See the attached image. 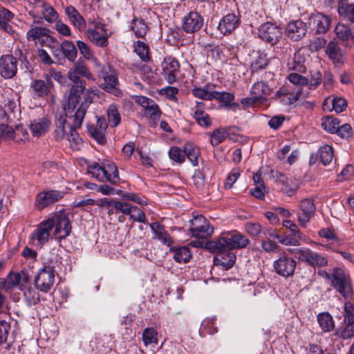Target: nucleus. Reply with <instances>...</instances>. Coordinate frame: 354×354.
Returning <instances> with one entry per match:
<instances>
[{
	"label": "nucleus",
	"instance_id": "f257e3e1",
	"mask_svg": "<svg viewBox=\"0 0 354 354\" xmlns=\"http://www.w3.org/2000/svg\"><path fill=\"white\" fill-rule=\"evenodd\" d=\"M80 76L88 80H95L93 74L83 62H77L74 64L67 73L69 80L73 82L70 88L67 103L64 109L67 113L76 110V123L80 125L84 118L87 109L93 102V98L97 95L98 90L95 87L86 88V82L80 78Z\"/></svg>",
	"mask_w": 354,
	"mask_h": 354
},
{
	"label": "nucleus",
	"instance_id": "f03ea898",
	"mask_svg": "<svg viewBox=\"0 0 354 354\" xmlns=\"http://www.w3.org/2000/svg\"><path fill=\"white\" fill-rule=\"evenodd\" d=\"M249 243L248 239L239 232H223L214 241H209L207 247L211 251H228L245 248Z\"/></svg>",
	"mask_w": 354,
	"mask_h": 354
},
{
	"label": "nucleus",
	"instance_id": "7ed1b4c3",
	"mask_svg": "<svg viewBox=\"0 0 354 354\" xmlns=\"http://www.w3.org/2000/svg\"><path fill=\"white\" fill-rule=\"evenodd\" d=\"M53 227H55L54 234L58 239L66 238L71 232V225L68 218V214L64 209L55 212L51 218Z\"/></svg>",
	"mask_w": 354,
	"mask_h": 354
},
{
	"label": "nucleus",
	"instance_id": "20e7f679",
	"mask_svg": "<svg viewBox=\"0 0 354 354\" xmlns=\"http://www.w3.org/2000/svg\"><path fill=\"white\" fill-rule=\"evenodd\" d=\"M34 283L37 289L44 293L51 290L55 283V273L50 266H44L40 268L34 277Z\"/></svg>",
	"mask_w": 354,
	"mask_h": 354
},
{
	"label": "nucleus",
	"instance_id": "39448f33",
	"mask_svg": "<svg viewBox=\"0 0 354 354\" xmlns=\"http://www.w3.org/2000/svg\"><path fill=\"white\" fill-rule=\"evenodd\" d=\"M190 223L191 227L188 231L193 237L205 239L214 232V228L210 225L207 218L202 215L194 216Z\"/></svg>",
	"mask_w": 354,
	"mask_h": 354
},
{
	"label": "nucleus",
	"instance_id": "423d86ee",
	"mask_svg": "<svg viewBox=\"0 0 354 354\" xmlns=\"http://www.w3.org/2000/svg\"><path fill=\"white\" fill-rule=\"evenodd\" d=\"M53 222L51 220H44L41 222L36 229L30 234V243L37 247L41 248L51 239Z\"/></svg>",
	"mask_w": 354,
	"mask_h": 354
},
{
	"label": "nucleus",
	"instance_id": "0eeeda50",
	"mask_svg": "<svg viewBox=\"0 0 354 354\" xmlns=\"http://www.w3.org/2000/svg\"><path fill=\"white\" fill-rule=\"evenodd\" d=\"M295 252L298 254L299 260L310 266L324 267L328 264V259L326 257L308 248H297L295 250Z\"/></svg>",
	"mask_w": 354,
	"mask_h": 354
},
{
	"label": "nucleus",
	"instance_id": "6e6552de",
	"mask_svg": "<svg viewBox=\"0 0 354 354\" xmlns=\"http://www.w3.org/2000/svg\"><path fill=\"white\" fill-rule=\"evenodd\" d=\"M331 284L344 297L351 292L349 277L342 268H335L333 269L331 276Z\"/></svg>",
	"mask_w": 354,
	"mask_h": 354
},
{
	"label": "nucleus",
	"instance_id": "1a4fd4ad",
	"mask_svg": "<svg viewBox=\"0 0 354 354\" xmlns=\"http://www.w3.org/2000/svg\"><path fill=\"white\" fill-rule=\"evenodd\" d=\"M273 267L279 275L288 277L294 274L296 261L286 252H282L279 257L274 261Z\"/></svg>",
	"mask_w": 354,
	"mask_h": 354
},
{
	"label": "nucleus",
	"instance_id": "9d476101",
	"mask_svg": "<svg viewBox=\"0 0 354 354\" xmlns=\"http://www.w3.org/2000/svg\"><path fill=\"white\" fill-rule=\"evenodd\" d=\"M258 35L264 41L272 45L277 44L282 37L281 29L276 24L267 22L261 24L258 29Z\"/></svg>",
	"mask_w": 354,
	"mask_h": 354
},
{
	"label": "nucleus",
	"instance_id": "9b49d317",
	"mask_svg": "<svg viewBox=\"0 0 354 354\" xmlns=\"http://www.w3.org/2000/svg\"><path fill=\"white\" fill-rule=\"evenodd\" d=\"M316 207L310 198H304L299 202V209L295 212L297 221L301 227H305L313 217Z\"/></svg>",
	"mask_w": 354,
	"mask_h": 354
},
{
	"label": "nucleus",
	"instance_id": "f8f14e48",
	"mask_svg": "<svg viewBox=\"0 0 354 354\" xmlns=\"http://www.w3.org/2000/svg\"><path fill=\"white\" fill-rule=\"evenodd\" d=\"M64 196V192L59 190H44L38 193L35 198V207L43 209L48 205L57 202Z\"/></svg>",
	"mask_w": 354,
	"mask_h": 354
},
{
	"label": "nucleus",
	"instance_id": "ddd939ff",
	"mask_svg": "<svg viewBox=\"0 0 354 354\" xmlns=\"http://www.w3.org/2000/svg\"><path fill=\"white\" fill-rule=\"evenodd\" d=\"M302 93L301 88H292L289 86L281 87L274 94L275 99L283 104L290 105L296 102Z\"/></svg>",
	"mask_w": 354,
	"mask_h": 354
},
{
	"label": "nucleus",
	"instance_id": "4468645a",
	"mask_svg": "<svg viewBox=\"0 0 354 354\" xmlns=\"http://www.w3.org/2000/svg\"><path fill=\"white\" fill-rule=\"evenodd\" d=\"M27 40L33 41L35 45L47 46L53 41L49 35V30L43 27H35L30 29L26 33Z\"/></svg>",
	"mask_w": 354,
	"mask_h": 354
},
{
	"label": "nucleus",
	"instance_id": "2eb2a0df",
	"mask_svg": "<svg viewBox=\"0 0 354 354\" xmlns=\"http://www.w3.org/2000/svg\"><path fill=\"white\" fill-rule=\"evenodd\" d=\"M18 62L11 55H4L0 58V75L4 79H10L17 72Z\"/></svg>",
	"mask_w": 354,
	"mask_h": 354
},
{
	"label": "nucleus",
	"instance_id": "dca6fc26",
	"mask_svg": "<svg viewBox=\"0 0 354 354\" xmlns=\"http://www.w3.org/2000/svg\"><path fill=\"white\" fill-rule=\"evenodd\" d=\"M162 74L169 84L176 81V75L178 73L180 64L178 60L171 56L166 57L161 64Z\"/></svg>",
	"mask_w": 354,
	"mask_h": 354
},
{
	"label": "nucleus",
	"instance_id": "f3484780",
	"mask_svg": "<svg viewBox=\"0 0 354 354\" xmlns=\"http://www.w3.org/2000/svg\"><path fill=\"white\" fill-rule=\"evenodd\" d=\"M116 209L125 215H129L133 221L142 223H148L145 212L137 206L122 202V203L116 204Z\"/></svg>",
	"mask_w": 354,
	"mask_h": 354
},
{
	"label": "nucleus",
	"instance_id": "a211bd4d",
	"mask_svg": "<svg viewBox=\"0 0 354 354\" xmlns=\"http://www.w3.org/2000/svg\"><path fill=\"white\" fill-rule=\"evenodd\" d=\"M30 88L35 97L45 98L53 88V83L48 75L46 80H34L31 82Z\"/></svg>",
	"mask_w": 354,
	"mask_h": 354
},
{
	"label": "nucleus",
	"instance_id": "6ab92c4d",
	"mask_svg": "<svg viewBox=\"0 0 354 354\" xmlns=\"http://www.w3.org/2000/svg\"><path fill=\"white\" fill-rule=\"evenodd\" d=\"M203 26V19L196 12H190L184 17L182 28L187 33L198 31Z\"/></svg>",
	"mask_w": 354,
	"mask_h": 354
},
{
	"label": "nucleus",
	"instance_id": "aec40b11",
	"mask_svg": "<svg viewBox=\"0 0 354 354\" xmlns=\"http://www.w3.org/2000/svg\"><path fill=\"white\" fill-rule=\"evenodd\" d=\"M308 24L317 33H325L330 27V19L322 13L315 12L310 16Z\"/></svg>",
	"mask_w": 354,
	"mask_h": 354
},
{
	"label": "nucleus",
	"instance_id": "412c9836",
	"mask_svg": "<svg viewBox=\"0 0 354 354\" xmlns=\"http://www.w3.org/2000/svg\"><path fill=\"white\" fill-rule=\"evenodd\" d=\"M307 32V27L301 20H295L289 22L286 28V35L294 41L303 38Z\"/></svg>",
	"mask_w": 354,
	"mask_h": 354
},
{
	"label": "nucleus",
	"instance_id": "4be33fe9",
	"mask_svg": "<svg viewBox=\"0 0 354 354\" xmlns=\"http://www.w3.org/2000/svg\"><path fill=\"white\" fill-rule=\"evenodd\" d=\"M51 127V121L47 118H38L30 121L29 128L34 137L44 136Z\"/></svg>",
	"mask_w": 354,
	"mask_h": 354
},
{
	"label": "nucleus",
	"instance_id": "5701e85b",
	"mask_svg": "<svg viewBox=\"0 0 354 354\" xmlns=\"http://www.w3.org/2000/svg\"><path fill=\"white\" fill-rule=\"evenodd\" d=\"M107 124L104 118H98L95 125L88 127V133L99 144L103 145L106 142L105 132Z\"/></svg>",
	"mask_w": 354,
	"mask_h": 354
},
{
	"label": "nucleus",
	"instance_id": "b1692460",
	"mask_svg": "<svg viewBox=\"0 0 354 354\" xmlns=\"http://www.w3.org/2000/svg\"><path fill=\"white\" fill-rule=\"evenodd\" d=\"M239 24V18L234 13L225 15L219 21L218 30L223 35L229 34L234 30Z\"/></svg>",
	"mask_w": 354,
	"mask_h": 354
},
{
	"label": "nucleus",
	"instance_id": "393cba45",
	"mask_svg": "<svg viewBox=\"0 0 354 354\" xmlns=\"http://www.w3.org/2000/svg\"><path fill=\"white\" fill-rule=\"evenodd\" d=\"M277 180L280 182L283 187L281 188L283 193L288 196H292L297 192L301 185L299 179L296 178H288L281 173L277 175Z\"/></svg>",
	"mask_w": 354,
	"mask_h": 354
},
{
	"label": "nucleus",
	"instance_id": "a878e982",
	"mask_svg": "<svg viewBox=\"0 0 354 354\" xmlns=\"http://www.w3.org/2000/svg\"><path fill=\"white\" fill-rule=\"evenodd\" d=\"M270 93L271 89L263 82H258L254 84L250 91V95L254 96V98L257 99L260 104L265 103Z\"/></svg>",
	"mask_w": 354,
	"mask_h": 354
},
{
	"label": "nucleus",
	"instance_id": "bb28decb",
	"mask_svg": "<svg viewBox=\"0 0 354 354\" xmlns=\"http://www.w3.org/2000/svg\"><path fill=\"white\" fill-rule=\"evenodd\" d=\"M212 252H219L214 258V264L221 266L224 270H229L235 263L236 255L234 252L228 251H212Z\"/></svg>",
	"mask_w": 354,
	"mask_h": 354
},
{
	"label": "nucleus",
	"instance_id": "cd10ccee",
	"mask_svg": "<svg viewBox=\"0 0 354 354\" xmlns=\"http://www.w3.org/2000/svg\"><path fill=\"white\" fill-rule=\"evenodd\" d=\"M86 35L91 42L98 46L105 47L108 45L109 35L106 32V28H104V31L88 28L86 32Z\"/></svg>",
	"mask_w": 354,
	"mask_h": 354
},
{
	"label": "nucleus",
	"instance_id": "c85d7f7f",
	"mask_svg": "<svg viewBox=\"0 0 354 354\" xmlns=\"http://www.w3.org/2000/svg\"><path fill=\"white\" fill-rule=\"evenodd\" d=\"M65 12L74 27L77 28L80 31H83L86 29V22L75 7L72 6H67L65 9Z\"/></svg>",
	"mask_w": 354,
	"mask_h": 354
},
{
	"label": "nucleus",
	"instance_id": "c756f323",
	"mask_svg": "<svg viewBox=\"0 0 354 354\" xmlns=\"http://www.w3.org/2000/svg\"><path fill=\"white\" fill-rule=\"evenodd\" d=\"M326 53L335 64H341L344 61L345 53L335 41H330L328 44L326 48Z\"/></svg>",
	"mask_w": 354,
	"mask_h": 354
},
{
	"label": "nucleus",
	"instance_id": "7c9ffc66",
	"mask_svg": "<svg viewBox=\"0 0 354 354\" xmlns=\"http://www.w3.org/2000/svg\"><path fill=\"white\" fill-rule=\"evenodd\" d=\"M336 36L344 45L348 46L354 42V35L349 26L344 24L339 23L335 29Z\"/></svg>",
	"mask_w": 354,
	"mask_h": 354
},
{
	"label": "nucleus",
	"instance_id": "2f4dec72",
	"mask_svg": "<svg viewBox=\"0 0 354 354\" xmlns=\"http://www.w3.org/2000/svg\"><path fill=\"white\" fill-rule=\"evenodd\" d=\"M203 102H196V110L194 113V118L201 127L207 128L212 125V119L203 110Z\"/></svg>",
	"mask_w": 354,
	"mask_h": 354
},
{
	"label": "nucleus",
	"instance_id": "473e14b6",
	"mask_svg": "<svg viewBox=\"0 0 354 354\" xmlns=\"http://www.w3.org/2000/svg\"><path fill=\"white\" fill-rule=\"evenodd\" d=\"M150 228L153 233V238L159 240L162 243L170 246L172 244V239L169 234L166 232L164 227L158 223H152Z\"/></svg>",
	"mask_w": 354,
	"mask_h": 354
},
{
	"label": "nucleus",
	"instance_id": "72a5a7b5",
	"mask_svg": "<svg viewBox=\"0 0 354 354\" xmlns=\"http://www.w3.org/2000/svg\"><path fill=\"white\" fill-rule=\"evenodd\" d=\"M118 84L117 77L115 75L111 74L104 77V82L100 86L106 92L111 93L116 97H120L122 95V92L117 87Z\"/></svg>",
	"mask_w": 354,
	"mask_h": 354
},
{
	"label": "nucleus",
	"instance_id": "f704fd0d",
	"mask_svg": "<svg viewBox=\"0 0 354 354\" xmlns=\"http://www.w3.org/2000/svg\"><path fill=\"white\" fill-rule=\"evenodd\" d=\"M76 112L73 116V127H68V134H67L66 139L68 141L71 148L73 149H79L82 145V139L79 136L78 133L76 131L77 128H80L82 125H77L76 123Z\"/></svg>",
	"mask_w": 354,
	"mask_h": 354
},
{
	"label": "nucleus",
	"instance_id": "c9c22d12",
	"mask_svg": "<svg viewBox=\"0 0 354 354\" xmlns=\"http://www.w3.org/2000/svg\"><path fill=\"white\" fill-rule=\"evenodd\" d=\"M338 13L344 19L354 22V4L348 0H340L338 3Z\"/></svg>",
	"mask_w": 354,
	"mask_h": 354
},
{
	"label": "nucleus",
	"instance_id": "e433bc0d",
	"mask_svg": "<svg viewBox=\"0 0 354 354\" xmlns=\"http://www.w3.org/2000/svg\"><path fill=\"white\" fill-rule=\"evenodd\" d=\"M319 326L324 332H330L334 329L335 322L333 317L326 312L320 313L317 315Z\"/></svg>",
	"mask_w": 354,
	"mask_h": 354
},
{
	"label": "nucleus",
	"instance_id": "4c0bfd02",
	"mask_svg": "<svg viewBox=\"0 0 354 354\" xmlns=\"http://www.w3.org/2000/svg\"><path fill=\"white\" fill-rule=\"evenodd\" d=\"M88 173L101 182H106L105 165L101 166L97 162H92L87 166Z\"/></svg>",
	"mask_w": 354,
	"mask_h": 354
},
{
	"label": "nucleus",
	"instance_id": "58836bf2",
	"mask_svg": "<svg viewBox=\"0 0 354 354\" xmlns=\"http://www.w3.org/2000/svg\"><path fill=\"white\" fill-rule=\"evenodd\" d=\"M229 136L228 130L224 127L215 129L210 134V143L215 147L224 142Z\"/></svg>",
	"mask_w": 354,
	"mask_h": 354
},
{
	"label": "nucleus",
	"instance_id": "ea45409f",
	"mask_svg": "<svg viewBox=\"0 0 354 354\" xmlns=\"http://www.w3.org/2000/svg\"><path fill=\"white\" fill-rule=\"evenodd\" d=\"M21 280V276L18 273H11L8 274L6 279H0V288L8 290L17 286Z\"/></svg>",
	"mask_w": 354,
	"mask_h": 354
},
{
	"label": "nucleus",
	"instance_id": "a19ab883",
	"mask_svg": "<svg viewBox=\"0 0 354 354\" xmlns=\"http://www.w3.org/2000/svg\"><path fill=\"white\" fill-rule=\"evenodd\" d=\"M68 127H73V125L67 124L65 119L59 120L54 131V137L57 141H62L65 138H66L67 134H68Z\"/></svg>",
	"mask_w": 354,
	"mask_h": 354
},
{
	"label": "nucleus",
	"instance_id": "79ce46f5",
	"mask_svg": "<svg viewBox=\"0 0 354 354\" xmlns=\"http://www.w3.org/2000/svg\"><path fill=\"white\" fill-rule=\"evenodd\" d=\"M174 259L178 263H187L192 257V253L186 246L173 249Z\"/></svg>",
	"mask_w": 354,
	"mask_h": 354
},
{
	"label": "nucleus",
	"instance_id": "37998d69",
	"mask_svg": "<svg viewBox=\"0 0 354 354\" xmlns=\"http://www.w3.org/2000/svg\"><path fill=\"white\" fill-rule=\"evenodd\" d=\"M61 48L63 55L69 61L73 62L75 59L77 57V49L72 41L68 40L64 41L61 44Z\"/></svg>",
	"mask_w": 354,
	"mask_h": 354
},
{
	"label": "nucleus",
	"instance_id": "c03bdc74",
	"mask_svg": "<svg viewBox=\"0 0 354 354\" xmlns=\"http://www.w3.org/2000/svg\"><path fill=\"white\" fill-rule=\"evenodd\" d=\"M106 113L111 127H115L120 124L121 117L115 104H110L107 108Z\"/></svg>",
	"mask_w": 354,
	"mask_h": 354
},
{
	"label": "nucleus",
	"instance_id": "a18cd8bd",
	"mask_svg": "<svg viewBox=\"0 0 354 354\" xmlns=\"http://www.w3.org/2000/svg\"><path fill=\"white\" fill-rule=\"evenodd\" d=\"M142 339L146 346L156 345L158 344V333L153 328H146L142 332Z\"/></svg>",
	"mask_w": 354,
	"mask_h": 354
},
{
	"label": "nucleus",
	"instance_id": "49530a36",
	"mask_svg": "<svg viewBox=\"0 0 354 354\" xmlns=\"http://www.w3.org/2000/svg\"><path fill=\"white\" fill-rule=\"evenodd\" d=\"M319 154L320 161L324 165L326 166L330 164L333 158V149L328 145H324L319 148Z\"/></svg>",
	"mask_w": 354,
	"mask_h": 354
},
{
	"label": "nucleus",
	"instance_id": "de8ad7c7",
	"mask_svg": "<svg viewBox=\"0 0 354 354\" xmlns=\"http://www.w3.org/2000/svg\"><path fill=\"white\" fill-rule=\"evenodd\" d=\"M184 153L193 166L198 165V158L200 154V151L198 147L192 144H186L184 147Z\"/></svg>",
	"mask_w": 354,
	"mask_h": 354
},
{
	"label": "nucleus",
	"instance_id": "09e8293b",
	"mask_svg": "<svg viewBox=\"0 0 354 354\" xmlns=\"http://www.w3.org/2000/svg\"><path fill=\"white\" fill-rule=\"evenodd\" d=\"M39 13H41L44 19L49 23H53L57 21V12L51 6L47 4L46 3L44 4V6L42 7V8L39 10Z\"/></svg>",
	"mask_w": 354,
	"mask_h": 354
},
{
	"label": "nucleus",
	"instance_id": "8fccbe9b",
	"mask_svg": "<svg viewBox=\"0 0 354 354\" xmlns=\"http://www.w3.org/2000/svg\"><path fill=\"white\" fill-rule=\"evenodd\" d=\"M268 63L269 59L267 57V55L263 53L258 52L257 56L251 64L252 71L254 72L263 69L266 67Z\"/></svg>",
	"mask_w": 354,
	"mask_h": 354
},
{
	"label": "nucleus",
	"instance_id": "3c124183",
	"mask_svg": "<svg viewBox=\"0 0 354 354\" xmlns=\"http://www.w3.org/2000/svg\"><path fill=\"white\" fill-rule=\"evenodd\" d=\"M106 181L112 184H116L120 180L119 172L117 167L113 164L105 165Z\"/></svg>",
	"mask_w": 354,
	"mask_h": 354
},
{
	"label": "nucleus",
	"instance_id": "603ef678",
	"mask_svg": "<svg viewBox=\"0 0 354 354\" xmlns=\"http://www.w3.org/2000/svg\"><path fill=\"white\" fill-rule=\"evenodd\" d=\"M38 289L28 287L24 292L25 299L29 306L35 305L40 301V295Z\"/></svg>",
	"mask_w": 354,
	"mask_h": 354
},
{
	"label": "nucleus",
	"instance_id": "864d4df0",
	"mask_svg": "<svg viewBox=\"0 0 354 354\" xmlns=\"http://www.w3.org/2000/svg\"><path fill=\"white\" fill-rule=\"evenodd\" d=\"M282 225L288 229L291 232L292 236H298L299 238H304V243H309V239L300 232L297 225L293 221L290 220H284L282 222Z\"/></svg>",
	"mask_w": 354,
	"mask_h": 354
},
{
	"label": "nucleus",
	"instance_id": "5fc2aeb1",
	"mask_svg": "<svg viewBox=\"0 0 354 354\" xmlns=\"http://www.w3.org/2000/svg\"><path fill=\"white\" fill-rule=\"evenodd\" d=\"M214 322V317L205 319L201 324V332L204 335H214L217 333V328L215 326Z\"/></svg>",
	"mask_w": 354,
	"mask_h": 354
},
{
	"label": "nucleus",
	"instance_id": "6e6d98bb",
	"mask_svg": "<svg viewBox=\"0 0 354 354\" xmlns=\"http://www.w3.org/2000/svg\"><path fill=\"white\" fill-rule=\"evenodd\" d=\"M339 121L337 118L328 116L322 119V126L327 131L335 133L337 130Z\"/></svg>",
	"mask_w": 354,
	"mask_h": 354
},
{
	"label": "nucleus",
	"instance_id": "4d7b16f0",
	"mask_svg": "<svg viewBox=\"0 0 354 354\" xmlns=\"http://www.w3.org/2000/svg\"><path fill=\"white\" fill-rule=\"evenodd\" d=\"M274 238H276L279 243L285 245L299 246L301 241L304 242V238H299L298 236L292 235V236H281L279 234H275Z\"/></svg>",
	"mask_w": 354,
	"mask_h": 354
},
{
	"label": "nucleus",
	"instance_id": "13d9d810",
	"mask_svg": "<svg viewBox=\"0 0 354 354\" xmlns=\"http://www.w3.org/2000/svg\"><path fill=\"white\" fill-rule=\"evenodd\" d=\"M328 101L332 103V110H334L336 113H341L344 111L347 106L346 100L341 97H335L332 100L330 98L326 100V102H328Z\"/></svg>",
	"mask_w": 354,
	"mask_h": 354
},
{
	"label": "nucleus",
	"instance_id": "bf43d9fd",
	"mask_svg": "<svg viewBox=\"0 0 354 354\" xmlns=\"http://www.w3.org/2000/svg\"><path fill=\"white\" fill-rule=\"evenodd\" d=\"M134 50L142 60L149 59V48L144 42L138 41L134 45Z\"/></svg>",
	"mask_w": 354,
	"mask_h": 354
},
{
	"label": "nucleus",
	"instance_id": "052dcab7",
	"mask_svg": "<svg viewBox=\"0 0 354 354\" xmlns=\"http://www.w3.org/2000/svg\"><path fill=\"white\" fill-rule=\"evenodd\" d=\"M131 28L135 35L139 37H143L147 33V25L142 20L134 19Z\"/></svg>",
	"mask_w": 354,
	"mask_h": 354
},
{
	"label": "nucleus",
	"instance_id": "680f3d73",
	"mask_svg": "<svg viewBox=\"0 0 354 354\" xmlns=\"http://www.w3.org/2000/svg\"><path fill=\"white\" fill-rule=\"evenodd\" d=\"M192 93L194 96L202 100H211L214 99V91H209L203 88L196 87L192 89Z\"/></svg>",
	"mask_w": 354,
	"mask_h": 354
},
{
	"label": "nucleus",
	"instance_id": "e2e57ef3",
	"mask_svg": "<svg viewBox=\"0 0 354 354\" xmlns=\"http://www.w3.org/2000/svg\"><path fill=\"white\" fill-rule=\"evenodd\" d=\"M178 93V89L174 86H167L160 91L161 95H165L168 100L174 102H177L178 100L176 97Z\"/></svg>",
	"mask_w": 354,
	"mask_h": 354
},
{
	"label": "nucleus",
	"instance_id": "0e129e2a",
	"mask_svg": "<svg viewBox=\"0 0 354 354\" xmlns=\"http://www.w3.org/2000/svg\"><path fill=\"white\" fill-rule=\"evenodd\" d=\"M15 131L7 124H0V142L4 140L13 138Z\"/></svg>",
	"mask_w": 354,
	"mask_h": 354
},
{
	"label": "nucleus",
	"instance_id": "69168bd1",
	"mask_svg": "<svg viewBox=\"0 0 354 354\" xmlns=\"http://www.w3.org/2000/svg\"><path fill=\"white\" fill-rule=\"evenodd\" d=\"M169 155L171 159L179 163H182L185 160L184 151H182L180 149L176 147H173L170 149Z\"/></svg>",
	"mask_w": 354,
	"mask_h": 354
},
{
	"label": "nucleus",
	"instance_id": "338daca9",
	"mask_svg": "<svg viewBox=\"0 0 354 354\" xmlns=\"http://www.w3.org/2000/svg\"><path fill=\"white\" fill-rule=\"evenodd\" d=\"M335 133L342 138L348 139L352 136L353 130L349 124H344L342 126L339 124Z\"/></svg>",
	"mask_w": 354,
	"mask_h": 354
},
{
	"label": "nucleus",
	"instance_id": "774afa93",
	"mask_svg": "<svg viewBox=\"0 0 354 354\" xmlns=\"http://www.w3.org/2000/svg\"><path fill=\"white\" fill-rule=\"evenodd\" d=\"M288 80L295 85L306 86L308 84V80L306 77L297 73H290L288 75Z\"/></svg>",
	"mask_w": 354,
	"mask_h": 354
}]
</instances>
